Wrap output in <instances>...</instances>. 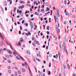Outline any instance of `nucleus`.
<instances>
[{
  "label": "nucleus",
  "instance_id": "12",
  "mask_svg": "<svg viewBox=\"0 0 76 76\" xmlns=\"http://www.w3.org/2000/svg\"><path fill=\"white\" fill-rule=\"evenodd\" d=\"M27 53L28 54H31V53L30 52V51H26Z\"/></svg>",
  "mask_w": 76,
  "mask_h": 76
},
{
  "label": "nucleus",
  "instance_id": "26",
  "mask_svg": "<svg viewBox=\"0 0 76 76\" xmlns=\"http://www.w3.org/2000/svg\"><path fill=\"white\" fill-rule=\"evenodd\" d=\"M23 38H21V40H20V42H22L23 41Z\"/></svg>",
  "mask_w": 76,
  "mask_h": 76
},
{
  "label": "nucleus",
  "instance_id": "14",
  "mask_svg": "<svg viewBox=\"0 0 76 76\" xmlns=\"http://www.w3.org/2000/svg\"><path fill=\"white\" fill-rule=\"evenodd\" d=\"M16 7H15L14 8L13 10V12H16Z\"/></svg>",
  "mask_w": 76,
  "mask_h": 76
},
{
  "label": "nucleus",
  "instance_id": "15",
  "mask_svg": "<svg viewBox=\"0 0 76 76\" xmlns=\"http://www.w3.org/2000/svg\"><path fill=\"white\" fill-rule=\"evenodd\" d=\"M22 72H25V69H24L23 68L22 69Z\"/></svg>",
  "mask_w": 76,
  "mask_h": 76
},
{
  "label": "nucleus",
  "instance_id": "33",
  "mask_svg": "<svg viewBox=\"0 0 76 76\" xmlns=\"http://www.w3.org/2000/svg\"><path fill=\"white\" fill-rule=\"evenodd\" d=\"M46 6H48V4L47 2H46Z\"/></svg>",
  "mask_w": 76,
  "mask_h": 76
},
{
  "label": "nucleus",
  "instance_id": "63",
  "mask_svg": "<svg viewBox=\"0 0 76 76\" xmlns=\"http://www.w3.org/2000/svg\"><path fill=\"white\" fill-rule=\"evenodd\" d=\"M8 62L9 63H11V61H8Z\"/></svg>",
  "mask_w": 76,
  "mask_h": 76
},
{
  "label": "nucleus",
  "instance_id": "16",
  "mask_svg": "<svg viewBox=\"0 0 76 76\" xmlns=\"http://www.w3.org/2000/svg\"><path fill=\"white\" fill-rule=\"evenodd\" d=\"M8 52L10 53V54H12V51L10 50H8Z\"/></svg>",
  "mask_w": 76,
  "mask_h": 76
},
{
  "label": "nucleus",
  "instance_id": "56",
  "mask_svg": "<svg viewBox=\"0 0 76 76\" xmlns=\"http://www.w3.org/2000/svg\"><path fill=\"white\" fill-rule=\"evenodd\" d=\"M19 9H20V8H21V7L20 6H19L18 7Z\"/></svg>",
  "mask_w": 76,
  "mask_h": 76
},
{
  "label": "nucleus",
  "instance_id": "46",
  "mask_svg": "<svg viewBox=\"0 0 76 76\" xmlns=\"http://www.w3.org/2000/svg\"><path fill=\"white\" fill-rule=\"evenodd\" d=\"M8 69H11V67H10V66H8Z\"/></svg>",
  "mask_w": 76,
  "mask_h": 76
},
{
  "label": "nucleus",
  "instance_id": "35",
  "mask_svg": "<svg viewBox=\"0 0 76 76\" xmlns=\"http://www.w3.org/2000/svg\"><path fill=\"white\" fill-rule=\"evenodd\" d=\"M19 35H20V34H21V31H19Z\"/></svg>",
  "mask_w": 76,
  "mask_h": 76
},
{
  "label": "nucleus",
  "instance_id": "10",
  "mask_svg": "<svg viewBox=\"0 0 76 76\" xmlns=\"http://www.w3.org/2000/svg\"><path fill=\"white\" fill-rule=\"evenodd\" d=\"M32 44L33 46H34V47H36V46H37V45H36V43H35L33 42Z\"/></svg>",
  "mask_w": 76,
  "mask_h": 76
},
{
  "label": "nucleus",
  "instance_id": "41",
  "mask_svg": "<svg viewBox=\"0 0 76 76\" xmlns=\"http://www.w3.org/2000/svg\"><path fill=\"white\" fill-rule=\"evenodd\" d=\"M67 67H68V69H70V66L68 64Z\"/></svg>",
  "mask_w": 76,
  "mask_h": 76
},
{
  "label": "nucleus",
  "instance_id": "20",
  "mask_svg": "<svg viewBox=\"0 0 76 76\" xmlns=\"http://www.w3.org/2000/svg\"><path fill=\"white\" fill-rule=\"evenodd\" d=\"M5 57H7V58H10V56H9V55H7L5 56Z\"/></svg>",
  "mask_w": 76,
  "mask_h": 76
},
{
  "label": "nucleus",
  "instance_id": "43",
  "mask_svg": "<svg viewBox=\"0 0 76 76\" xmlns=\"http://www.w3.org/2000/svg\"><path fill=\"white\" fill-rule=\"evenodd\" d=\"M37 11L38 12H40V10L39 9V8H38V10H37Z\"/></svg>",
  "mask_w": 76,
  "mask_h": 76
},
{
  "label": "nucleus",
  "instance_id": "25",
  "mask_svg": "<svg viewBox=\"0 0 76 76\" xmlns=\"http://www.w3.org/2000/svg\"><path fill=\"white\" fill-rule=\"evenodd\" d=\"M37 57H38V56H39V57H41V55L40 54H39V55L38 54H37Z\"/></svg>",
  "mask_w": 76,
  "mask_h": 76
},
{
  "label": "nucleus",
  "instance_id": "23",
  "mask_svg": "<svg viewBox=\"0 0 76 76\" xmlns=\"http://www.w3.org/2000/svg\"><path fill=\"white\" fill-rule=\"evenodd\" d=\"M64 39L65 41H66V36H64Z\"/></svg>",
  "mask_w": 76,
  "mask_h": 76
},
{
  "label": "nucleus",
  "instance_id": "50",
  "mask_svg": "<svg viewBox=\"0 0 76 76\" xmlns=\"http://www.w3.org/2000/svg\"><path fill=\"white\" fill-rule=\"evenodd\" d=\"M34 16V15L33 14H32L31 15V18H32V17H33V16Z\"/></svg>",
  "mask_w": 76,
  "mask_h": 76
},
{
  "label": "nucleus",
  "instance_id": "21",
  "mask_svg": "<svg viewBox=\"0 0 76 76\" xmlns=\"http://www.w3.org/2000/svg\"><path fill=\"white\" fill-rule=\"evenodd\" d=\"M48 75H51V72H50V71H48Z\"/></svg>",
  "mask_w": 76,
  "mask_h": 76
},
{
  "label": "nucleus",
  "instance_id": "9",
  "mask_svg": "<svg viewBox=\"0 0 76 76\" xmlns=\"http://www.w3.org/2000/svg\"><path fill=\"white\" fill-rule=\"evenodd\" d=\"M18 75H20L21 73V72H20V71L19 70H18Z\"/></svg>",
  "mask_w": 76,
  "mask_h": 76
},
{
  "label": "nucleus",
  "instance_id": "28",
  "mask_svg": "<svg viewBox=\"0 0 76 76\" xmlns=\"http://www.w3.org/2000/svg\"><path fill=\"white\" fill-rule=\"evenodd\" d=\"M64 3L65 4H67V1L66 0L64 1Z\"/></svg>",
  "mask_w": 76,
  "mask_h": 76
},
{
  "label": "nucleus",
  "instance_id": "32",
  "mask_svg": "<svg viewBox=\"0 0 76 76\" xmlns=\"http://www.w3.org/2000/svg\"><path fill=\"white\" fill-rule=\"evenodd\" d=\"M8 73H11V70H10L8 71Z\"/></svg>",
  "mask_w": 76,
  "mask_h": 76
},
{
  "label": "nucleus",
  "instance_id": "48",
  "mask_svg": "<svg viewBox=\"0 0 76 76\" xmlns=\"http://www.w3.org/2000/svg\"><path fill=\"white\" fill-rule=\"evenodd\" d=\"M43 72L44 73H45V69H43Z\"/></svg>",
  "mask_w": 76,
  "mask_h": 76
},
{
  "label": "nucleus",
  "instance_id": "11",
  "mask_svg": "<svg viewBox=\"0 0 76 76\" xmlns=\"http://www.w3.org/2000/svg\"><path fill=\"white\" fill-rule=\"evenodd\" d=\"M65 13H66V15H67L68 16H69L70 15V14H69V13H68V12H66Z\"/></svg>",
  "mask_w": 76,
  "mask_h": 76
},
{
  "label": "nucleus",
  "instance_id": "42",
  "mask_svg": "<svg viewBox=\"0 0 76 76\" xmlns=\"http://www.w3.org/2000/svg\"><path fill=\"white\" fill-rule=\"evenodd\" d=\"M20 30L22 31V26H20Z\"/></svg>",
  "mask_w": 76,
  "mask_h": 76
},
{
  "label": "nucleus",
  "instance_id": "24",
  "mask_svg": "<svg viewBox=\"0 0 76 76\" xmlns=\"http://www.w3.org/2000/svg\"><path fill=\"white\" fill-rule=\"evenodd\" d=\"M49 10H50V9H49V8L47 7L46 11H49Z\"/></svg>",
  "mask_w": 76,
  "mask_h": 76
},
{
  "label": "nucleus",
  "instance_id": "57",
  "mask_svg": "<svg viewBox=\"0 0 76 76\" xmlns=\"http://www.w3.org/2000/svg\"><path fill=\"white\" fill-rule=\"evenodd\" d=\"M37 26V25L35 24H34V26H35V27L37 28V26Z\"/></svg>",
  "mask_w": 76,
  "mask_h": 76
},
{
  "label": "nucleus",
  "instance_id": "55",
  "mask_svg": "<svg viewBox=\"0 0 76 76\" xmlns=\"http://www.w3.org/2000/svg\"><path fill=\"white\" fill-rule=\"evenodd\" d=\"M17 23H18V25H19V24H20V23L19 22H17Z\"/></svg>",
  "mask_w": 76,
  "mask_h": 76
},
{
  "label": "nucleus",
  "instance_id": "1",
  "mask_svg": "<svg viewBox=\"0 0 76 76\" xmlns=\"http://www.w3.org/2000/svg\"><path fill=\"white\" fill-rule=\"evenodd\" d=\"M62 50L64 53L65 52L67 54H68V53H67V51L66 49V45H65V43H64V46L62 47Z\"/></svg>",
  "mask_w": 76,
  "mask_h": 76
},
{
  "label": "nucleus",
  "instance_id": "52",
  "mask_svg": "<svg viewBox=\"0 0 76 76\" xmlns=\"http://www.w3.org/2000/svg\"><path fill=\"white\" fill-rule=\"evenodd\" d=\"M31 42H32V41L31 40H30L29 41V44H31Z\"/></svg>",
  "mask_w": 76,
  "mask_h": 76
},
{
  "label": "nucleus",
  "instance_id": "18",
  "mask_svg": "<svg viewBox=\"0 0 76 76\" xmlns=\"http://www.w3.org/2000/svg\"><path fill=\"white\" fill-rule=\"evenodd\" d=\"M28 69L29 71V72L30 74H32V73H31V70H30V69L29 68V67H28Z\"/></svg>",
  "mask_w": 76,
  "mask_h": 76
},
{
  "label": "nucleus",
  "instance_id": "62",
  "mask_svg": "<svg viewBox=\"0 0 76 76\" xmlns=\"http://www.w3.org/2000/svg\"><path fill=\"white\" fill-rule=\"evenodd\" d=\"M22 66H25V65H24V64H23V63H22Z\"/></svg>",
  "mask_w": 76,
  "mask_h": 76
},
{
  "label": "nucleus",
  "instance_id": "53",
  "mask_svg": "<svg viewBox=\"0 0 76 76\" xmlns=\"http://www.w3.org/2000/svg\"><path fill=\"white\" fill-rule=\"evenodd\" d=\"M18 13H22V11L20 10L19 11Z\"/></svg>",
  "mask_w": 76,
  "mask_h": 76
},
{
  "label": "nucleus",
  "instance_id": "45",
  "mask_svg": "<svg viewBox=\"0 0 76 76\" xmlns=\"http://www.w3.org/2000/svg\"><path fill=\"white\" fill-rule=\"evenodd\" d=\"M24 22H25V20H23L22 21V24H23V23H24Z\"/></svg>",
  "mask_w": 76,
  "mask_h": 76
},
{
  "label": "nucleus",
  "instance_id": "22",
  "mask_svg": "<svg viewBox=\"0 0 76 76\" xmlns=\"http://www.w3.org/2000/svg\"><path fill=\"white\" fill-rule=\"evenodd\" d=\"M20 57L21 58V60H23V61H24V59H23V58H22V57L21 56H20Z\"/></svg>",
  "mask_w": 76,
  "mask_h": 76
},
{
  "label": "nucleus",
  "instance_id": "60",
  "mask_svg": "<svg viewBox=\"0 0 76 76\" xmlns=\"http://www.w3.org/2000/svg\"><path fill=\"white\" fill-rule=\"evenodd\" d=\"M26 17H28V16H29V15H28V14H26Z\"/></svg>",
  "mask_w": 76,
  "mask_h": 76
},
{
  "label": "nucleus",
  "instance_id": "17",
  "mask_svg": "<svg viewBox=\"0 0 76 76\" xmlns=\"http://www.w3.org/2000/svg\"><path fill=\"white\" fill-rule=\"evenodd\" d=\"M35 14L36 15H39V14H38V13L37 12H35Z\"/></svg>",
  "mask_w": 76,
  "mask_h": 76
},
{
  "label": "nucleus",
  "instance_id": "19",
  "mask_svg": "<svg viewBox=\"0 0 76 76\" xmlns=\"http://www.w3.org/2000/svg\"><path fill=\"white\" fill-rule=\"evenodd\" d=\"M57 15L58 17H60V15L59 14V12H57Z\"/></svg>",
  "mask_w": 76,
  "mask_h": 76
},
{
  "label": "nucleus",
  "instance_id": "37",
  "mask_svg": "<svg viewBox=\"0 0 76 76\" xmlns=\"http://www.w3.org/2000/svg\"><path fill=\"white\" fill-rule=\"evenodd\" d=\"M64 69H66V66L65 65H64Z\"/></svg>",
  "mask_w": 76,
  "mask_h": 76
},
{
  "label": "nucleus",
  "instance_id": "13",
  "mask_svg": "<svg viewBox=\"0 0 76 76\" xmlns=\"http://www.w3.org/2000/svg\"><path fill=\"white\" fill-rule=\"evenodd\" d=\"M18 46H20L21 45V44L20 43V42H19L18 44Z\"/></svg>",
  "mask_w": 76,
  "mask_h": 76
},
{
  "label": "nucleus",
  "instance_id": "54",
  "mask_svg": "<svg viewBox=\"0 0 76 76\" xmlns=\"http://www.w3.org/2000/svg\"><path fill=\"white\" fill-rule=\"evenodd\" d=\"M3 59H4V60H7L6 58H4Z\"/></svg>",
  "mask_w": 76,
  "mask_h": 76
},
{
  "label": "nucleus",
  "instance_id": "3",
  "mask_svg": "<svg viewBox=\"0 0 76 76\" xmlns=\"http://www.w3.org/2000/svg\"><path fill=\"white\" fill-rule=\"evenodd\" d=\"M54 18L55 19V22H56V21H57V18L56 16H54Z\"/></svg>",
  "mask_w": 76,
  "mask_h": 76
},
{
  "label": "nucleus",
  "instance_id": "59",
  "mask_svg": "<svg viewBox=\"0 0 76 76\" xmlns=\"http://www.w3.org/2000/svg\"><path fill=\"white\" fill-rule=\"evenodd\" d=\"M45 45H44L43 46V48H45Z\"/></svg>",
  "mask_w": 76,
  "mask_h": 76
},
{
  "label": "nucleus",
  "instance_id": "38",
  "mask_svg": "<svg viewBox=\"0 0 76 76\" xmlns=\"http://www.w3.org/2000/svg\"><path fill=\"white\" fill-rule=\"evenodd\" d=\"M15 69L16 70H18V67H15Z\"/></svg>",
  "mask_w": 76,
  "mask_h": 76
},
{
  "label": "nucleus",
  "instance_id": "47",
  "mask_svg": "<svg viewBox=\"0 0 76 76\" xmlns=\"http://www.w3.org/2000/svg\"><path fill=\"white\" fill-rule=\"evenodd\" d=\"M51 14H50V15H52V14L53 13V11H52V10H51Z\"/></svg>",
  "mask_w": 76,
  "mask_h": 76
},
{
  "label": "nucleus",
  "instance_id": "7",
  "mask_svg": "<svg viewBox=\"0 0 76 76\" xmlns=\"http://www.w3.org/2000/svg\"><path fill=\"white\" fill-rule=\"evenodd\" d=\"M9 1H10V4H12V0H7V2H9Z\"/></svg>",
  "mask_w": 76,
  "mask_h": 76
},
{
  "label": "nucleus",
  "instance_id": "27",
  "mask_svg": "<svg viewBox=\"0 0 76 76\" xmlns=\"http://www.w3.org/2000/svg\"><path fill=\"white\" fill-rule=\"evenodd\" d=\"M49 28H50V27H49V26H48L47 28V30L48 31L49 30Z\"/></svg>",
  "mask_w": 76,
  "mask_h": 76
},
{
  "label": "nucleus",
  "instance_id": "8",
  "mask_svg": "<svg viewBox=\"0 0 76 76\" xmlns=\"http://www.w3.org/2000/svg\"><path fill=\"white\" fill-rule=\"evenodd\" d=\"M0 37H1L3 39H4V37H3V36L1 35V34L0 33Z\"/></svg>",
  "mask_w": 76,
  "mask_h": 76
},
{
  "label": "nucleus",
  "instance_id": "51",
  "mask_svg": "<svg viewBox=\"0 0 76 76\" xmlns=\"http://www.w3.org/2000/svg\"><path fill=\"white\" fill-rule=\"evenodd\" d=\"M63 75H64V76H65V71L63 72Z\"/></svg>",
  "mask_w": 76,
  "mask_h": 76
},
{
  "label": "nucleus",
  "instance_id": "29",
  "mask_svg": "<svg viewBox=\"0 0 76 76\" xmlns=\"http://www.w3.org/2000/svg\"><path fill=\"white\" fill-rule=\"evenodd\" d=\"M24 5H22L21 6V9H23V8L24 7Z\"/></svg>",
  "mask_w": 76,
  "mask_h": 76
},
{
  "label": "nucleus",
  "instance_id": "36",
  "mask_svg": "<svg viewBox=\"0 0 76 76\" xmlns=\"http://www.w3.org/2000/svg\"><path fill=\"white\" fill-rule=\"evenodd\" d=\"M49 23H51V18H49Z\"/></svg>",
  "mask_w": 76,
  "mask_h": 76
},
{
  "label": "nucleus",
  "instance_id": "5",
  "mask_svg": "<svg viewBox=\"0 0 76 76\" xmlns=\"http://www.w3.org/2000/svg\"><path fill=\"white\" fill-rule=\"evenodd\" d=\"M56 31L58 33V26H56Z\"/></svg>",
  "mask_w": 76,
  "mask_h": 76
},
{
  "label": "nucleus",
  "instance_id": "49",
  "mask_svg": "<svg viewBox=\"0 0 76 76\" xmlns=\"http://www.w3.org/2000/svg\"><path fill=\"white\" fill-rule=\"evenodd\" d=\"M49 67H51V63H49Z\"/></svg>",
  "mask_w": 76,
  "mask_h": 76
},
{
  "label": "nucleus",
  "instance_id": "61",
  "mask_svg": "<svg viewBox=\"0 0 76 76\" xmlns=\"http://www.w3.org/2000/svg\"><path fill=\"white\" fill-rule=\"evenodd\" d=\"M76 76V75H75V74H73L72 75V76Z\"/></svg>",
  "mask_w": 76,
  "mask_h": 76
},
{
  "label": "nucleus",
  "instance_id": "58",
  "mask_svg": "<svg viewBox=\"0 0 76 76\" xmlns=\"http://www.w3.org/2000/svg\"><path fill=\"white\" fill-rule=\"evenodd\" d=\"M47 33L48 35H49V31H47Z\"/></svg>",
  "mask_w": 76,
  "mask_h": 76
},
{
  "label": "nucleus",
  "instance_id": "34",
  "mask_svg": "<svg viewBox=\"0 0 76 76\" xmlns=\"http://www.w3.org/2000/svg\"><path fill=\"white\" fill-rule=\"evenodd\" d=\"M32 40L33 41L34 40H35V38L34 37H32Z\"/></svg>",
  "mask_w": 76,
  "mask_h": 76
},
{
  "label": "nucleus",
  "instance_id": "30",
  "mask_svg": "<svg viewBox=\"0 0 76 76\" xmlns=\"http://www.w3.org/2000/svg\"><path fill=\"white\" fill-rule=\"evenodd\" d=\"M15 76H18V74H17V72H15Z\"/></svg>",
  "mask_w": 76,
  "mask_h": 76
},
{
  "label": "nucleus",
  "instance_id": "6",
  "mask_svg": "<svg viewBox=\"0 0 76 76\" xmlns=\"http://www.w3.org/2000/svg\"><path fill=\"white\" fill-rule=\"evenodd\" d=\"M13 53L15 55V56H16V57H18V54H17V53H16V52H13Z\"/></svg>",
  "mask_w": 76,
  "mask_h": 76
},
{
  "label": "nucleus",
  "instance_id": "31",
  "mask_svg": "<svg viewBox=\"0 0 76 76\" xmlns=\"http://www.w3.org/2000/svg\"><path fill=\"white\" fill-rule=\"evenodd\" d=\"M41 11H42V13H44V12H43L44 11V9H42L41 10Z\"/></svg>",
  "mask_w": 76,
  "mask_h": 76
},
{
  "label": "nucleus",
  "instance_id": "2",
  "mask_svg": "<svg viewBox=\"0 0 76 76\" xmlns=\"http://www.w3.org/2000/svg\"><path fill=\"white\" fill-rule=\"evenodd\" d=\"M30 25L31 28V29H32L33 28H34V25H33V23H32V22H30Z\"/></svg>",
  "mask_w": 76,
  "mask_h": 76
},
{
  "label": "nucleus",
  "instance_id": "4",
  "mask_svg": "<svg viewBox=\"0 0 76 76\" xmlns=\"http://www.w3.org/2000/svg\"><path fill=\"white\" fill-rule=\"evenodd\" d=\"M6 43H7V45H10V47L12 48V49L13 50V48H12V45H11V44H9V43H8L7 42Z\"/></svg>",
  "mask_w": 76,
  "mask_h": 76
},
{
  "label": "nucleus",
  "instance_id": "40",
  "mask_svg": "<svg viewBox=\"0 0 76 76\" xmlns=\"http://www.w3.org/2000/svg\"><path fill=\"white\" fill-rule=\"evenodd\" d=\"M66 23H67V22H66V21H65L64 22V24L65 25H66Z\"/></svg>",
  "mask_w": 76,
  "mask_h": 76
},
{
  "label": "nucleus",
  "instance_id": "39",
  "mask_svg": "<svg viewBox=\"0 0 76 76\" xmlns=\"http://www.w3.org/2000/svg\"><path fill=\"white\" fill-rule=\"evenodd\" d=\"M28 34L29 35H31V33L29 31L28 32Z\"/></svg>",
  "mask_w": 76,
  "mask_h": 76
},
{
  "label": "nucleus",
  "instance_id": "64",
  "mask_svg": "<svg viewBox=\"0 0 76 76\" xmlns=\"http://www.w3.org/2000/svg\"><path fill=\"white\" fill-rule=\"evenodd\" d=\"M53 10H56V8L55 7H53Z\"/></svg>",
  "mask_w": 76,
  "mask_h": 76
},
{
  "label": "nucleus",
  "instance_id": "44",
  "mask_svg": "<svg viewBox=\"0 0 76 76\" xmlns=\"http://www.w3.org/2000/svg\"><path fill=\"white\" fill-rule=\"evenodd\" d=\"M24 63L25 65H26V66H28V65H27V64H26V63L25 62Z\"/></svg>",
  "mask_w": 76,
  "mask_h": 76
}]
</instances>
